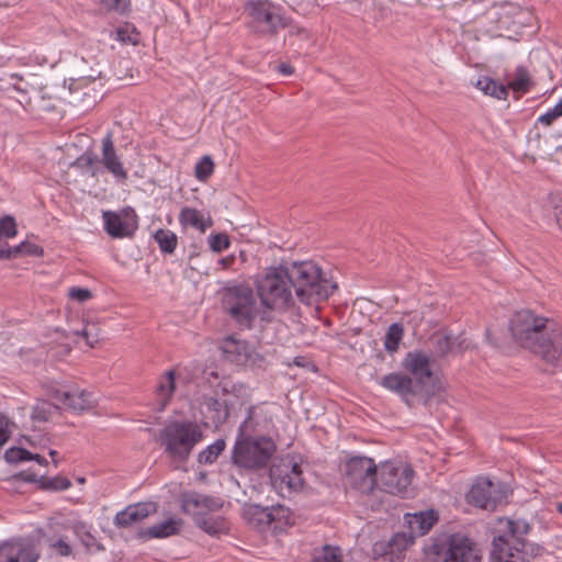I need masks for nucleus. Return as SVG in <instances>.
I'll return each mask as SVG.
<instances>
[{
  "label": "nucleus",
  "mask_w": 562,
  "mask_h": 562,
  "mask_svg": "<svg viewBox=\"0 0 562 562\" xmlns=\"http://www.w3.org/2000/svg\"><path fill=\"white\" fill-rule=\"evenodd\" d=\"M505 491L498 483H494L488 479H479L471 486L467 494L469 504L479 508L493 510L497 504L505 498Z\"/></svg>",
  "instance_id": "13"
},
{
  "label": "nucleus",
  "mask_w": 562,
  "mask_h": 562,
  "mask_svg": "<svg viewBox=\"0 0 562 562\" xmlns=\"http://www.w3.org/2000/svg\"><path fill=\"white\" fill-rule=\"evenodd\" d=\"M0 258L1 259L16 258L15 248L14 247L0 248Z\"/></svg>",
  "instance_id": "53"
},
{
  "label": "nucleus",
  "mask_w": 562,
  "mask_h": 562,
  "mask_svg": "<svg viewBox=\"0 0 562 562\" xmlns=\"http://www.w3.org/2000/svg\"><path fill=\"white\" fill-rule=\"evenodd\" d=\"M116 38H117L119 41H121V42H125V43H126V42H128V43H133V44H135V43H136V40H132V37H131V36H128V35L126 34V31H125V30H123V29H117V30H116Z\"/></svg>",
  "instance_id": "55"
},
{
  "label": "nucleus",
  "mask_w": 562,
  "mask_h": 562,
  "mask_svg": "<svg viewBox=\"0 0 562 562\" xmlns=\"http://www.w3.org/2000/svg\"><path fill=\"white\" fill-rule=\"evenodd\" d=\"M180 525V519L169 518L145 529L140 535L146 539L167 538L177 535L179 532Z\"/></svg>",
  "instance_id": "28"
},
{
  "label": "nucleus",
  "mask_w": 562,
  "mask_h": 562,
  "mask_svg": "<svg viewBox=\"0 0 562 562\" xmlns=\"http://www.w3.org/2000/svg\"><path fill=\"white\" fill-rule=\"evenodd\" d=\"M154 239L158 244L161 252L172 254L177 248V235L169 229H158L154 235Z\"/></svg>",
  "instance_id": "35"
},
{
  "label": "nucleus",
  "mask_w": 562,
  "mask_h": 562,
  "mask_svg": "<svg viewBox=\"0 0 562 562\" xmlns=\"http://www.w3.org/2000/svg\"><path fill=\"white\" fill-rule=\"evenodd\" d=\"M560 116H562V98L557 102V104L552 109L548 110L546 113L540 115L538 121L549 125Z\"/></svg>",
  "instance_id": "44"
},
{
  "label": "nucleus",
  "mask_w": 562,
  "mask_h": 562,
  "mask_svg": "<svg viewBox=\"0 0 562 562\" xmlns=\"http://www.w3.org/2000/svg\"><path fill=\"white\" fill-rule=\"evenodd\" d=\"M226 442L224 439H217L212 445L199 452L198 462L200 464H212L218 456L225 450Z\"/></svg>",
  "instance_id": "34"
},
{
  "label": "nucleus",
  "mask_w": 562,
  "mask_h": 562,
  "mask_svg": "<svg viewBox=\"0 0 562 562\" xmlns=\"http://www.w3.org/2000/svg\"><path fill=\"white\" fill-rule=\"evenodd\" d=\"M77 334L85 337L87 345L90 347H94L98 342V337L89 331L88 326H86L81 331H77Z\"/></svg>",
  "instance_id": "52"
},
{
  "label": "nucleus",
  "mask_w": 562,
  "mask_h": 562,
  "mask_svg": "<svg viewBox=\"0 0 562 562\" xmlns=\"http://www.w3.org/2000/svg\"><path fill=\"white\" fill-rule=\"evenodd\" d=\"M301 465L292 459H282L270 468V480L277 493L286 497L302 490L304 479Z\"/></svg>",
  "instance_id": "11"
},
{
  "label": "nucleus",
  "mask_w": 562,
  "mask_h": 562,
  "mask_svg": "<svg viewBox=\"0 0 562 562\" xmlns=\"http://www.w3.org/2000/svg\"><path fill=\"white\" fill-rule=\"evenodd\" d=\"M432 339L437 351L441 356L453 352L456 350V344L458 339L451 335L439 333L434 335Z\"/></svg>",
  "instance_id": "38"
},
{
  "label": "nucleus",
  "mask_w": 562,
  "mask_h": 562,
  "mask_svg": "<svg viewBox=\"0 0 562 562\" xmlns=\"http://www.w3.org/2000/svg\"><path fill=\"white\" fill-rule=\"evenodd\" d=\"M179 223L182 227H192L200 233H205L212 226V218L203 211L184 206L179 213Z\"/></svg>",
  "instance_id": "24"
},
{
  "label": "nucleus",
  "mask_w": 562,
  "mask_h": 562,
  "mask_svg": "<svg viewBox=\"0 0 562 562\" xmlns=\"http://www.w3.org/2000/svg\"><path fill=\"white\" fill-rule=\"evenodd\" d=\"M548 200L549 202L552 204V206L554 207L555 212H554V216L557 218V223L559 224V226L562 228V220L560 217V215L562 214V210H560V202H561V199L553 194V193H550L548 195Z\"/></svg>",
  "instance_id": "50"
},
{
  "label": "nucleus",
  "mask_w": 562,
  "mask_h": 562,
  "mask_svg": "<svg viewBox=\"0 0 562 562\" xmlns=\"http://www.w3.org/2000/svg\"><path fill=\"white\" fill-rule=\"evenodd\" d=\"M36 480H37V477L35 474H27L25 476V481H27V482H35Z\"/></svg>",
  "instance_id": "60"
},
{
  "label": "nucleus",
  "mask_w": 562,
  "mask_h": 562,
  "mask_svg": "<svg viewBox=\"0 0 562 562\" xmlns=\"http://www.w3.org/2000/svg\"><path fill=\"white\" fill-rule=\"evenodd\" d=\"M530 525L525 519H497L492 542L491 562H531L540 547L525 540Z\"/></svg>",
  "instance_id": "1"
},
{
  "label": "nucleus",
  "mask_w": 562,
  "mask_h": 562,
  "mask_svg": "<svg viewBox=\"0 0 562 562\" xmlns=\"http://www.w3.org/2000/svg\"><path fill=\"white\" fill-rule=\"evenodd\" d=\"M405 522L408 526V535L424 536L427 533L438 520V514L434 509L419 512L414 514H406Z\"/></svg>",
  "instance_id": "23"
},
{
  "label": "nucleus",
  "mask_w": 562,
  "mask_h": 562,
  "mask_svg": "<svg viewBox=\"0 0 562 562\" xmlns=\"http://www.w3.org/2000/svg\"><path fill=\"white\" fill-rule=\"evenodd\" d=\"M256 291L261 306L269 311H285L293 304L292 285L286 265L271 266L258 274Z\"/></svg>",
  "instance_id": "6"
},
{
  "label": "nucleus",
  "mask_w": 562,
  "mask_h": 562,
  "mask_svg": "<svg viewBox=\"0 0 562 562\" xmlns=\"http://www.w3.org/2000/svg\"><path fill=\"white\" fill-rule=\"evenodd\" d=\"M16 257L23 256V255H30V256H41L43 254V249L29 241H22L18 246H14Z\"/></svg>",
  "instance_id": "43"
},
{
  "label": "nucleus",
  "mask_w": 562,
  "mask_h": 562,
  "mask_svg": "<svg viewBox=\"0 0 562 562\" xmlns=\"http://www.w3.org/2000/svg\"><path fill=\"white\" fill-rule=\"evenodd\" d=\"M476 87L486 95H491L497 100H505L508 95V88L494 79L482 77L477 80Z\"/></svg>",
  "instance_id": "31"
},
{
  "label": "nucleus",
  "mask_w": 562,
  "mask_h": 562,
  "mask_svg": "<svg viewBox=\"0 0 562 562\" xmlns=\"http://www.w3.org/2000/svg\"><path fill=\"white\" fill-rule=\"evenodd\" d=\"M201 414L215 426L224 424L229 416L226 401H220L214 396L203 395L198 400Z\"/></svg>",
  "instance_id": "22"
},
{
  "label": "nucleus",
  "mask_w": 562,
  "mask_h": 562,
  "mask_svg": "<svg viewBox=\"0 0 562 562\" xmlns=\"http://www.w3.org/2000/svg\"><path fill=\"white\" fill-rule=\"evenodd\" d=\"M5 458L10 462L29 461L32 458V452L23 448H11L5 452Z\"/></svg>",
  "instance_id": "45"
},
{
  "label": "nucleus",
  "mask_w": 562,
  "mask_h": 562,
  "mask_svg": "<svg viewBox=\"0 0 562 562\" xmlns=\"http://www.w3.org/2000/svg\"><path fill=\"white\" fill-rule=\"evenodd\" d=\"M97 160V156L90 154V153H85L83 155H81L80 157H78L75 161H74V166L77 167V168H80V169H86V168H89L91 167Z\"/></svg>",
  "instance_id": "47"
},
{
  "label": "nucleus",
  "mask_w": 562,
  "mask_h": 562,
  "mask_svg": "<svg viewBox=\"0 0 562 562\" xmlns=\"http://www.w3.org/2000/svg\"><path fill=\"white\" fill-rule=\"evenodd\" d=\"M59 414V407L48 401H38L32 411V418L37 422H48Z\"/></svg>",
  "instance_id": "36"
},
{
  "label": "nucleus",
  "mask_w": 562,
  "mask_h": 562,
  "mask_svg": "<svg viewBox=\"0 0 562 562\" xmlns=\"http://www.w3.org/2000/svg\"><path fill=\"white\" fill-rule=\"evenodd\" d=\"M380 384L386 390L394 392L402 396L406 402L412 396H425L423 390L414 383L413 378L402 373H389L384 375Z\"/></svg>",
  "instance_id": "19"
},
{
  "label": "nucleus",
  "mask_w": 562,
  "mask_h": 562,
  "mask_svg": "<svg viewBox=\"0 0 562 562\" xmlns=\"http://www.w3.org/2000/svg\"><path fill=\"white\" fill-rule=\"evenodd\" d=\"M437 553L442 557V562H481V553L476 544L461 533H454L438 544Z\"/></svg>",
  "instance_id": "12"
},
{
  "label": "nucleus",
  "mask_w": 562,
  "mask_h": 562,
  "mask_svg": "<svg viewBox=\"0 0 562 562\" xmlns=\"http://www.w3.org/2000/svg\"><path fill=\"white\" fill-rule=\"evenodd\" d=\"M379 465L372 458L356 456L346 462L348 483L361 493L370 494L376 487Z\"/></svg>",
  "instance_id": "10"
},
{
  "label": "nucleus",
  "mask_w": 562,
  "mask_h": 562,
  "mask_svg": "<svg viewBox=\"0 0 562 562\" xmlns=\"http://www.w3.org/2000/svg\"><path fill=\"white\" fill-rule=\"evenodd\" d=\"M404 337V327L400 323H393L387 327L384 335L383 346L387 353L393 355L400 349Z\"/></svg>",
  "instance_id": "30"
},
{
  "label": "nucleus",
  "mask_w": 562,
  "mask_h": 562,
  "mask_svg": "<svg viewBox=\"0 0 562 562\" xmlns=\"http://www.w3.org/2000/svg\"><path fill=\"white\" fill-rule=\"evenodd\" d=\"M204 439L203 428L194 420L168 422L159 431L158 441L171 460L184 462Z\"/></svg>",
  "instance_id": "5"
},
{
  "label": "nucleus",
  "mask_w": 562,
  "mask_h": 562,
  "mask_svg": "<svg viewBox=\"0 0 562 562\" xmlns=\"http://www.w3.org/2000/svg\"><path fill=\"white\" fill-rule=\"evenodd\" d=\"M214 171V162L210 156H203L195 165V177L205 181Z\"/></svg>",
  "instance_id": "39"
},
{
  "label": "nucleus",
  "mask_w": 562,
  "mask_h": 562,
  "mask_svg": "<svg viewBox=\"0 0 562 562\" xmlns=\"http://www.w3.org/2000/svg\"><path fill=\"white\" fill-rule=\"evenodd\" d=\"M530 78L528 71L519 66L516 68L513 79L508 82L507 88H512L516 92H525L528 90Z\"/></svg>",
  "instance_id": "37"
},
{
  "label": "nucleus",
  "mask_w": 562,
  "mask_h": 562,
  "mask_svg": "<svg viewBox=\"0 0 562 562\" xmlns=\"http://www.w3.org/2000/svg\"><path fill=\"white\" fill-rule=\"evenodd\" d=\"M157 506L153 502L136 503L128 505L125 509L119 512L114 517V525L119 528H127L155 514Z\"/></svg>",
  "instance_id": "21"
},
{
  "label": "nucleus",
  "mask_w": 562,
  "mask_h": 562,
  "mask_svg": "<svg viewBox=\"0 0 562 562\" xmlns=\"http://www.w3.org/2000/svg\"><path fill=\"white\" fill-rule=\"evenodd\" d=\"M176 390V375L173 370L165 372L159 379L156 386V397L159 411H164L170 402Z\"/></svg>",
  "instance_id": "27"
},
{
  "label": "nucleus",
  "mask_w": 562,
  "mask_h": 562,
  "mask_svg": "<svg viewBox=\"0 0 562 562\" xmlns=\"http://www.w3.org/2000/svg\"><path fill=\"white\" fill-rule=\"evenodd\" d=\"M270 521L273 530H282L293 524L291 510L283 505L270 506Z\"/></svg>",
  "instance_id": "33"
},
{
  "label": "nucleus",
  "mask_w": 562,
  "mask_h": 562,
  "mask_svg": "<svg viewBox=\"0 0 562 562\" xmlns=\"http://www.w3.org/2000/svg\"><path fill=\"white\" fill-rule=\"evenodd\" d=\"M312 562H342L340 550L335 547L325 546L323 553L315 557Z\"/></svg>",
  "instance_id": "40"
},
{
  "label": "nucleus",
  "mask_w": 562,
  "mask_h": 562,
  "mask_svg": "<svg viewBox=\"0 0 562 562\" xmlns=\"http://www.w3.org/2000/svg\"><path fill=\"white\" fill-rule=\"evenodd\" d=\"M277 70L282 76H290L293 74V67L286 63H281L280 65H278Z\"/></svg>",
  "instance_id": "54"
},
{
  "label": "nucleus",
  "mask_w": 562,
  "mask_h": 562,
  "mask_svg": "<svg viewBox=\"0 0 562 562\" xmlns=\"http://www.w3.org/2000/svg\"><path fill=\"white\" fill-rule=\"evenodd\" d=\"M16 223L12 216L7 215L0 218V237L12 238L16 236Z\"/></svg>",
  "instance_id": "41"
},
{
  "label": "nucleus",
  "mask_w": 562,
  "mask_h": 562,
  "mask_svg": "<svg viewBox=\"0 0 562 562\" xmlns=\"http://www.w3.org/2000/svg\"><path fill=\"white\" fill-rule=\"evenodd\" d=\"M254 409L249 408L248 416L239 426L233 451V463L245 470L256 471L268 465L272 454L276 451V445L272 439L267 437L252 438L246 436L250 430L249 423L252 419Z\"/></svg>",
  "instance_id": "4"
},
{
  "label": "nucleus",
  "mask_w": 562,
  "mask_h": 562,
  "mask_svg": "<svg viewBox=\"0 0 562 562\" xmlns=\"http://www.w3.org/2000/svg\"><path fill=\"white\" fill-rule=\"evenodd\" d=\"M413 467L402 460H386L379 464L376 487L391 495L408 497L413 495Z\"/></svg>",
  "instance_id": "8"
},
{
  "label": "nucleus",
  "mask_w": 562,
  "mask_h": 562,
  "mask_svg": "<svg viewBox=\"0 0 562 562\" xmlns=\"http://www.w3.org/2000/svg\"><path fill=\"white\" fill-rule=\"evenodd\" d=\"M209 245L213 251L221 252L229 247L231 241L226 234L218 233L209 237Z\"/></svg>",
  "instance_id": "42"
},
{
  "label": "nucleus",
  "mask_w": 562,
  "mask_h": 562,
  "mask_svg": "<svg viewBox=\"0 0 562 562\" xmlns=\"http://www.w3.org/2000/svg\"><path fill=\"white\" fill-rule=\"evenodd\" d=\"M222 304L232 319L244 328H251L257 319L261 323L272 321V314L258 306L252 289L245 284L225 288Z\"/></svg>",
  "instance_id": "7"
},
{
  "label": "nucleus",
  "mask_w": 562,
  "mask_h": 562,
  "mask_svg": "<svg viewBox=\"0 0 562 562\" xmlns=\"http://www.w3.org/2000/svg\"><path fill=\"white\" fill-rule=\"evenodd\" d=\"M285 265L297 300L306 305L327 300L337 289L336 283L326 279L322 268L314 261Z\"/></svg>",
  "instance_id": "3"
},
{
  "label": "nucleus",
  "mask_w": 562,
  "mask_h": 562,
  "mask_svg": "<svg viewBox=\"0 0 562 562\" xmlns=\"http://www.w3.org/2000/svg\"><path fill=\"white\" fill-rule=\"evenodd\" d=\"M414 543V536L397 532L387 541H379L373 546V553L387 562H401L404 552Z\"/></svg>",
  "instance_id": "16"
},
{
  "label": "nucleus",
  "mask_w": 562,
  "mask_h": 562,
  "mask_svg": "<svg viewBox=\"0 0 562 562\" xmlns=\"http://www.w3.org/2000/svg\"><path fill=\"white\" fill-rule=\"evenodd\" d=\"M53 397L60 402L67 409L74 412L89 411L97 404V398L93 393L77 387L68 391L55 390Z\"/></svg>",
  "instance_id": "18"
},
{
  "label": "nucleus",
  "mask_w": 562,
  "mask_h": 562,
  "mask_svg": "<svg viewBox=\"0 0 562 562\" xmlns=\"http://www.w3.org/2000/svg\"><path fill=\"white\" fill-rule=\"evenodd\" d=\"M195 522L202 530L211 536H217L228 530L226 520L218 516L206 517L205 515H202L195 518Z\"/></svg>",
  "instance_id": "32"
},
{
  "label": "nucleus",
  "mask_w": 562,
  "mask_h": 562,
  "mask_svg": "<svg viewBox=\"0 0 562 562\" xmlns=\"http://www.w3.org/2000/svg\"><path fill=\"white\" fill-rule=\"evenodd\" d=\"M50 547L55 549L60 557H69L72 552L71 547L63 538L57 539Z\"/></svg>",
  "instance_id": "49"
},
{
  "label": "nucleus",
  "mask_w": 562,
  "mask_h": 562,
  "mask_svg": "<svg viewBox=\"0 0 562 562\" xmlns=\"http://www.w3.org/2000/svg\"><path fill=\"white\" fill-rule=\"evenodd\" d=\"M49 456L52 457L53 461L55 462V465H57V461L55 460V457L57 456V451L56 450H50L49 451Z\"/></svg>",
  "instance_id": "61"
},
{
  "label": "nucleus",
  "mask_w": 562,
  "mask_h": 562,
  "mask_svg": "<svg viewBox=\"0 0 562 562\" xmlns=\"http://www.w3.org/2000/svg\"><path fill=\"white\" fill-rule=\"evenodd\" d=\"M108 4L111 9H113L120 13H124L130 7V1L128 0H108Z\"/></svg>",
  "instance_id": "51"
},
{
  "label": "nucleus",
  "mask_w": 562,
  "mask_h": 562,
  "mask_svg": "<svg viewBox=\"0 0 562 562\" xmlns=\"http://www.w3.org/2000/svg\"><path fill=\"white\" fill-rule=\"evenodd\" d=\"M9 438V419L3 414H0V448L7 443Z\"/></svg>",
  "instance_id": "48"
},
{
  "label": "nucleus",
  "mask_w": 562,
  "mask_h": 562,
  "mask_svg": "<svg viewBox=\"0 0 562 562\" xmlns=\"http://www.w3.org/2000/svg\"><path fill=\"white\" fill-rule=\"evenodd\" d=\"M113 137H114V133L112 131H106L104 137L101 140L109 142V140H112Z\"/></svg>",
  "instance_id": "58"
},
{
  "label": "nucleus",
  "mask_w": 562,
  "mask_h": 562,
  "mask_svg": "<svg viewBox=\"0 0 562 562\" xmlns=\"http://www.w3.org/2000/svg\"><path fill=\"white\" fill-rule=\"evenodd\" d=\"M222 506L223 502L220 498L199 493H190L182 497L183 512L193 515L195 518L204 516L207 512H216Z\"/></svg>",
  "instance_id": "20"
},
{
  "label": "nucleus",
  "mask_w": 562,
  "mask_h": 562,
  "mask_svg": "<svg viewBox=\"0 0 562 562\" xmlns=\"http://www.w3.org/2000/svg\"><path fill=\"white\" fill-rule=\"evenodd\" d=\"M562 151V146H558L557 153Z\"/></svg>",
  "instance_id": "63"
},
{
  "label": "nucleus",
  "mask_w": 562,
  "mask_h": 562,
  "mask_svg": "<svg viewBox=\"0 0 562 562\" xmlns=\"http://www.w3.org/2000/svg\"><path fill=\"white\" fill-rule=\"evenodd\" d=\"M105 232L113 238L130 237L137 228L136 215L132 209L122 213L105 211L102 215Z\"/></svg>",
  "instance_id": "14"
},
{
  "label": "nucleus",
  "mask_w": 562,
  "mask_h": 562,
  "mask_svg": "<svg viewBox=\"0 0 562 562\" xmlns=\"http://www.w3.org/2000/svg\"><path fill=\"white\" fill-rule=\"evenodd\" d=\"M102 154L105 168L117 179L125 180L127 172L114 151L113 143H102Z\"/></svg>",
  "instance_id": "29"
},
{
  "label": "nucleus",
  "mask_w": 562,
  "mask_h": 562,
  "mask_svg": "<svg viewBox=\"0 0 562 562\" xmlns=\"http://www.w3.org/2000/svg\"><path fill=\"white\" fill-rule=\"evenodd\" d=\"M555 509L558 513H560L562 515V503H557L555 504Z\"/></svg>",
  "instance_id": "62"
},
{
  "label": "nucleus",
  "mask_w": 562,
  "mask_h": 562,
  "mask_svg": "<svg viewBox=\"0 0 562 562\" xmlns=\"http://www.w3.org/2000/svg\"><path fill=\"white\" fill-rule=\"evenodd\" d=\"M35 547L24 539H11L0 544V562H37Z\"/></svg>",
  "instance_id": "17"
},
{
  "label": "nucleus",
  "mask_w": 562,
  "mask_h": 562,
  "mask_svg": "<svg viewBox=\"0 0 562 562\" xmlns=\"http://www.w3.org/2000/svg\"><path fill=\"white\" fill-rule=\"evenodd\" d=\"M546 317L538 316L529 310L517 312L510 319V333L522 347L540 355L544 360L555 359L554 346L560 344L559 335L552 339L551 330L558 329Z\"/></svg>",
  "instance_id": "2"
},
{
  "label": "nucleus",
  "mask_w": 562,
  "mask_h": 562,
  "mask_svg": "<svg viewBox=\"0 0 562 562\" xmlns=\"http://www.w3.org/2000/svg\"><path fill=\"white\" fill-rule=\"evenodd\" d=\"M222 350L231 361L237 364H245L251 356L249 345L245 340H238L234 337H227L223 340Z\"/></svg>",
  "instance_id": "25"
},
{
  "label": "nucleus",
  "mask_w": 562,
  "mask_h": 562,
  "mask_svg": "<svg viewBox=\"0 0 562 562\" xmlns=\"http://www.w3.org/2000/svg\"><path fill=\"white\" fill-rule=\"evenodd\" d=\"M234 261H235L234 256H227V257L220 259L218 265H221L223 269H228L232 267Z\"/></svg>",
  "instance_id": "56"
},
{
  "label": "nucleus",
  "mask_w": 562,
  "mask_h": 562,
  "mask_svg": "<svg viewBox=\"0 0 562 562\" xmlns=\"http://www.w3.org/2000/svg\"><path fill=\"white\" fill-rule=\"evenodd\" d=\"M281 11V7L270 0H248L245 3L249 29L259 35H273L286 26Z\"/></svg>",
  "instance_id": "9"
},
{
  "label": "nucleus",
  "mask_w": 562,
  "mask_h": 562,
  "mask_svg": "<svg viewBox=\"0 0 562 562\" xmlns=\"http://www.w3.org/2000/svg\"><path fill=\"white\" fill-rule=\"evenodd\" d=\"M31 460L36 461L38 464H43V465H44V464H47L46 459H45L44 457L40 456V454H36V453H35V454H34V453H32V458H31Z\"/></svg>",
  "instance_id": "57"
},
{
  "label": "nucleus",
  "mask_w": 562,
  "mask_h": 562,
  "mask_svg": "<svg viewBox=\"0 0 562 562\" xmlns=\"http://www.w3.org/2000/svg\"><path fill=\"white\" fill-rule=\"evenodd\" d=\"M68 295L70 299L80 303H83L92 297L91 291L83 288H70Z\"/></svg>",
  "instance_id": "46"
},
{
  "label": "nucleus",
  "mask_w": 562,
  "mask_h": 562,
  "mask_svg": "<svg viewBox=\"0 0 562 562\" xmlns=\"http://www.w3.org/2000/svg\"><path fill=\"white\" fill-rule=\"evenodd\" d=\"M270 506L263 507L257 504H248L243 509L245 520L259 530L271 527Z\"/></svg>",
  "instance_id": "26"
},
{
  "label": "nucleus",
  "mask_w": 562,
  "mask_h": 562,
  "mask_svg": "<svg viewBox=\"0 0 562 562\" xmlns=\"http://www.w3.org/2000/svg\"><path fill=\"white\" fill-rule=\"evenodd\" d=\"M403 368L409 372L414 378V383L418 385L419 390L426 397L429 396L426 384L430 381L432 372L430 369V358L423 351H411L402 361Z\"/></svg>",
  "instance_id": "15"
},
{
  "label": "nucleus",
  "mask_w": 562,
  "mask_h": 562,
  "mask_svg": "<svg viewBox=\"0 0 562 562\" xmlns=\"http://www.w3.org/2000/svg\"><path fill=\"white\" fill-rule=\"evenodd\" d=\"M87 537H88L89 540L88 541L83 540V543H85L86 547H90L91 546L90 541H94V538L89 532H87Z\"/></svg>",
  "instance_id": "59"
}]
</instances>
